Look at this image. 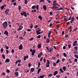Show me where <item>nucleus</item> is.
Masks as SVG:
<instances>
[{
  "label": "nucleus",
  "mask_w": 78,
  "mask_h": 78,
  "mask_svg": "<svg viewBox=\"0 0 78 78\" xmlns=\"http://www.w3.org/2000/svg\"><path fill=\"white\" fill-rule=\"evenodd\" d=\"M22 62V61H21V60H18L16 62V63L17 64L18 63V62H19L20 63V62Z\"/></svg>",
  "instance_id": "nucleus-8"
},
{
  "label": "nucleus",
  "mask_w": 78,
  "mask_h": 78,
  "mask_svg": "<svg viewBox=\"0 0 78 78\" xmlns=\"http://www.w3.org/2000/svg\"><path fill=\"white\" fill-rule=\"evenodd\" d=\"M56 77L58 78H59V77H60V75H58L56 76Z\"/></svg>",
  "instance_id": "nucleus-59"
},
{
  "label": "nucleus",
  "mask_w": 78,
  "mask_h": 78,
  "mask_svg": "<svg viewBox=\"0 0 78 78\" xmlns=\"http://www.w3.org/2000/svg\"><path fill=\"white\" fill-rule=\"evenodd\" d=\"M37 35H39V34H41V32H37Z\"/></svg>",
  "instance_id": "nucleus-35"
},
{
  "label": "nucleus",
  "mask_w": 78,
  "mask_h": 78,
  "mask_svg": "<svg viewBox=\"0 0 78 78\" xmlns=\"http://www.w3.org/2000/svg\"><path fill=\"white\" fill-rule=\"evenodd\" d=\"M6 72H7V73H9L10 72V71H9V69H6Z\"/></svg>",
  "instance_id": "nucleus-38"
},
{
  "label": "nucleus",
  "mask_w": 78,
  "mask_h": 78,
  "mask_svg": "<svg viewBox=\"0 0 78 78\" xmlns=\"http://www.w3.org/2000/svg\"><path fill=\"white\" fill-rule=\"evenodd\" d=\"M63 9V8H60L58 9V10H62Z\"/></svg>",
  "instance_id": "nucleus-58"
},
{
  "label": "nucleus",
  "mask_w": 78,
  "mask_h": 78,
  "mask_svg": "<svg viewBox=\"0 0 78 78\" xmlns=\"http://www.w3.org/2000/svg\"><path fill=\"white\" fill-rule=\"evenodd\" d=\"M24 4H25V5H27V3H28V0H24Z\"/></svg>",
  "instance_id": "nucleus-24"
},
{
  "label": "nucleus",
  "mask_w": 78,
  "mask_h": 78,
  "mask_svg": "<svg viewBox=\"0 0 78 78\" xmlns=\"http://www.w3.org/2000/svg\"><path fill=\"white\" fill-rule=\"evenodd\" d=\"M41 69H40L38 70L37 72V74H39V73L41 71Z\"/></svg>",
  "instance_id": "nucleus-22"
},
{
  "label": "nucleus",
  "mask_w": 78,
  "mask_h": 78,
  "mask_svg": "<svg viewBox=\"0 0 78 78\" xmlns=\"http://www.w3.org/2000/svg\"><path fill=\"white\" fill-rule=\"evenodd\" d=\"M58 73V71H56L54 72V73L53 74L54 76L56 75V74Z\"/></svg>",
  "instance_id": "nucleus-13"
},
{
  "label": "nucleus",
  "mask_w": 78,
  "mask_h": 78,
  "mask_svg": "<svg viewBox=\"0 0 78 78\" xmlns=\"http://www.w3.org/2000/svg\"><path fill=\"white\" fill-rule=\"evenodd\" d=\"M75 45H76V44H75V43H73V46H75Z\"/></svg>",
  "instance_id": "nucleus-63"
},
{
  "label": "nucleus",
  "mask_w": 78,
  "mask_h": 78,
  "mask_svg": "<svg viewBox=\"0 0 78 78\" xmlns=\"http://www.w3.org/2000/svg\"><path fill=\"white\" fill-rule=\"evenodd\" d=\"M37 47L38 48H41V44H38L37 45Z\"/></svg>",
  "instance_id": "nucleus-14"
},
{
  "label": "nucleus",
  "mask_w": 78,
  "mask_h": 78,
  "mask_svg": "<svg viewBox=\"0 0 78 78\" xmlns=\"http://www.w3.org/2000/svg\"><path fill=\"white\" fill-rule=\"evenodd\" d=\"M46 42L47 43H49L50 42V40H49L48 38H47L46 39Z\"/></svg>",
  "instance_id": "nucleus-25"
},
{
  "label": "nucleus",
  "mask_w": 78,
  "mask_h": 78,
  "mask_svg": "<svg viewBox=\"0 0 78 78\" xmlns=\"http://www.w3.org/2000/svg\"><path fill=\"white\" fill-rule=\"evenodd\" d=\"M36 8L37 9V10H38V9L39 8V5H37Z\"/></svg>",
  "instance_id": "nucleus-40"
},
{
  "label": "nucleus",
  "mask_w": 78,
  "mask_h": 78,
  "mask_svg": "<svg viewBox=\"0 0 78 78\" xmlns=\"http://www.w3.org/2000/svg\"><path fill=\"white\" fill-rule=\"evenodd\" d=\"M40 78H44V76H40Z\"/></svg>",
  "instance_id": "nucleus-52"
},
{
  "label": "nucleus",
  "mask_w": 78,
  "mask_h": 78,
  "mask_svg": "<svg viewBox=\"0 0 78 78\" xmlns=\"http://www.w3.org/2000/svg\"><path fill=\"white\" fill-rule=\"evenodd\" d=\"M9 11V9H7L6 10H5V14H8V12Z\"/></svg>",
  "instance_id": "nucleus-6"
},
{
  "label": "nucleus",
  "mask_w": 78,
  "mask_h": 78,
  "mask_svg": "<svg viewBox=\"0 0 78 78\" xmlns=\"http://www.w3.org/2000/svg\"><path fill=\"white\" fill-rule=\"evenodd\" d=\"M6 75V74L5 73V72H3L2 73L1 75L3 76L4 75V76H5Z\"/></svg>",
  "instance_id": "nucleus-30"
},
{
  "label": "nucleus",
  "mask_w": 78,
  "mask_h": 78,
  "mask_svg": "<svg viewBox=\"0 0 78 78\" xmlns=\"http://www.w3.org/2000/svg\"><path fill=\"white\" fill-rule=\"evenodd\" d=\"M39 55H40L41 56H42V55H43V53H42V52H40L39 53Z\"/></svg>",
  "instance_id": "nucleus-60"
},
{
  "label": "nucleus",
  "mask_w": 78,
  "mask_h": 78,
  "mask_svg": "<svg viewBox=\"0 0 78 78\" xmlns=\"http://www.w3.org/2000/svg\"><path fill=\"white\" fill-rule=\"evenodd\" d=\"M75 50L76 51L78 50V47L76 46L74 47Z\"/></svg>",
  "instance_id": "nucleus-19"
},
{
  "label": "nucleus",
  "mask_w": 78,
  "mask_h": 78,
  "mask_svg": "<svg viewBox=\"0 0 78 78\" xmlns=\"http://www.w3.org/2000/svg\"><path fill=\"white\" fill-rule=\"evenodd\" d=\"M46 67H50V65L49 64H47V65L46 66Z\"/></svg>",
  "instance_id": "nucleus-48"
},
{
  "label": "nucleus",
  "mask_w": 78,
  "mask_h": 78,
  "mask_svg": "<svg viewBox=\"0 0 78 78\" xmlns=\"http://www.w3.org/2000/svg\"><path fill=\"white\" fill-rule=\"evenodd\" d=\"M21 16H24V17H27V12L24 11H23L20 13Z\"/></svg>",
  "instance_id": "nucleus-1"
},
{
  "label": "nucleus",
  "mask_w": 78,
  "mask_h": 78,
  "mask_svg": "<svg viewBox=\"0 0 78 78\" xmlns=\"http://www.w3.org/2000/svg\"><path fill=\"white\" fill-rule=\"evenodd\" d=\"M63 56L64 57H67V54H66L65 53H63Z\"/></svg>",
  "instance_id": "nucleus-33"
},
{
  "label": "nucleus",
  "mask_w": 78,
  "mask_h": 78,
  "mask_svg": "<svg viewBox=\"0 0 78 78\" xmlns=\"http://www.w3.org/2000/svg\"><path fill=\"white\" fill-rule=\"evenodd\" d=\"M11 52L12 53H14V49H12V50Z\"/></svg>",
  "instance_id": "nucleus-61"
},
{
  "label": "nucleus",
  "mask_w": 78,
  "mask_h": 78,
  "mask_svg": "<svg viewBox=\"0 0 78 78\" xmlns=\"http://www.w3.org/2000/svg\"><path fill=\"white\" fill-rule=\"evenodd\" d=\"M34 71V68H33L31 69V72H33Z\"/></svg>",
  "instance_id": "nucleus-20"
},
{
  "label": "nucleus",
  "mask_w": 78,
  "mask_h": 78,
  "mask_svg": "<svg viewBox=\"0 0 78 78\" xmlns=\"http://www.w3.org/2000/svg\"><path fill=\"white\" fill-rule=\"evenodd\" d=\"M52 75H53V74L52 73H51L49 74L48 75V76H49V77H51V76H52Z\"/></svg>",
  "instance_id": "nucleus-34"
},
{
  "label": "nucleus",
  "mask_w": 78,
  "mask_h": 78,
  "mask_svg": "<svg viewBox=\"0 0 78 78\" xmlns=\"http://www.w3.org/2000/svg\"><path fill=\"white\" fill-rule=\"evenodd\" d=\"M4 34H6V35H8V31L7 30H5V31L4 32Z\"/></svg>",
  "instance_id": "nucleus-12"
},
{
  "label": "nucleus",
  "mask_w": 78,
  "mask_h": 78,
  "mask_svg": "<svg viewBox=\"0 0 78 78\" xmlns=\"http://www.w3.org/2000/svg\"><path fill=\"white\" fill-rule=\"evenodd\" d=\"M36 8V5H33L31 7L32 9H35Z\"/></svg>",
  "instance_id": "nucleus-21"
},
{
  "label": "nucleus",
  "mask_w": 78,
  "mask_h": 78,
  "mask_svg": "<svg viewBox=\"0 0 78 78\" xmlns=\"http://www.w3.org/2000/svg\"><path fill=\"white\" fill-rule=\"evenodd\" d=\"M38 19H40V20H41L42 19V17L41 16H38Z\"/></svg>",
  "instance_id": "nucleus-16"
},
{
  "label": "nucleus",
  "mask_w": 78,
  "mask_h": 78,
  "mask_svg": "<svg viewBox=\"0 0 78 78\" xmlns=\"http://www.w3.org/2000/svg\"><path fill=\"white\" fill-rule=\"evenodd\" d=\"M18 9H19V11H20L21 9V6H18Z\"/></svg>",
  "instance_id": "nucleus-37"
},
{
  "label": "nucleus",
  "mask_w": 78,
  "mask_h": 78,
  "mask_svg": "<svg viewBox=\"0 0 78 78\" xmlns=\"http://www.w3.org/2000/svg\"><path fill=\"white\" fill-rule=\"evenodd\" d=\"M15 74L16 75V76H18V75H19V72H16V73L15 72Z\"/></svg>",
  "instance_id": "nucleus-15"
},
{
  "label": "nucleus",
  "mask_w": 78,
  "mask_h": 78,
  "mask_svg": "<svg viewBox=\"0 0 78 78\" xmlns=\"http://www.w3.org/2000/svg\"><path fill=\"white\" fill-rule=\"evenodd\" d=\"M4 7H5V6L4 5H2V6H1L0 8L1 9H2V10H3V8H4Z\"/></svg>",
  "instance_id": "nucleus-27"
},
{
  "label": "nucleus",
  "mask_w": 78,
  "mask_h": 78,
  "mask_svg": "<svg viewBox=\"0 0 78 78\" xmlns=\"http://www.w3.org/2000/svg\"><path fill=\"white\" fill-rule=\"evenodd\" d=\"M59 71L61 72V73H64V71H63L62 68H60V69H59Z\"/></svg>",
  "instance_id": "nucleus-18"
},
{
  "label": "nucleus",
  "mask_w": 78,
  "mask_h": 78,
  "mask_svg": "<svg viewBox=\"0 0 78 78\" xmlns=\"http://www.w3.org/2000/svg\"><path fill=\"white\" fill-rule=\"evenodd\" d=\"M23 49V46L22 44H21L19 46V50H22Z\"/></svg>",
  "instance_id": "nucleus-4"
},
{
  "label": "nucleus",
  "mask_w": 78,
  "mask_h": 78,
  "mask_svg": "<svg viewBox=\"0 0 78 78\" xmlns=\"http://www.w3.org/2000/svg\"><path fill=\"white\" fill-rule=\"evenodd\" d=\"M69 37V35H68V34H67L66 35H65V38H67V37Z\"/></svg>",
  "instance_id": "nucleus-53"
},
{
  "label": "nucleus",
  "mask_w": 78,
  "mask_h": 78,
  "mask_svg": "<svg viewBox=\"0 0 78 78\" xmlns=\"http://www.w3.org/2000/svg\"><path fill=\"white\" fill-rule=\"evenodd\" d=\"M0 51H1V53H3V48H1Z\"/></svg>",
  "instance_id": "nucleus-39"
},
{
  "label": "nucleus",
  "mask_w": 78,
  "mask_h": 78,
  "mask_svg": "<svg viewBox=\"0 0 78 78\" xmlns=\"http://www.w3.org/2000/svg\"><path fill=\"white\" fill-rule=\"evenodd\" d=\"M53 6H56V5H58V4L57 3H54L52 4Z\"/></svg>",
  "instance_id": "nucleus-26"
},
{
  "label": "nucleus",
  "mask_w": 78,
  "mask_h": 78,
  "mask_svg": "<svg viewBox=\"0 0 78 78\" xmlns=\"http://www.w3.org/2000/svg\"><path fill=\"white\" fill-rule=\"evenodd\" d=\"M23 28V26L22 25H20L19 28L20 30H22Z\"/></svg>",
  "instance_id": "nucleus-7"
},
{
  "label": "nucleus",
  "mask_w": 78,
  "mask_h": 78,
  "mask_svg": "<svg viewBox=\"0 0 78 78\" xmlns=\"http://www.w3.org/2000/svg\"><path fill=\"white\" fill-rule=\"evenodd\" d=\"M8 23L6 21H5L4 23H2V25H3V28L5 29V28H6L7 27H6V25Z\"/></svg>",
  "instance_id": "nucleus-3"
},
{
  "label": "nucleus",
  "mask_w": 78,
  "mask_h": 78,
  "mask_svg": "<svg viewBox=\"0 0 78 78\" xmlns=\"http://www.w3.org/2000/svg\"><path fill=\"white\" fill-rule=\"evenodd\" d=\"M66 48V46H64L63 47V50H65Z\"/></svg>",
  "instance_id": "nucleus-56"
},
{
  "label": "nucleus",
  "mask_w": 78,
  "mask_h": 78,
  "mask_svg": "<svg viewBox=\"0 0 78 78\" xmlns=\"http://www.w3.org/2000/svg\"><path fill=\"white\" fill-rule=\"evenodd\" d=\"M68 60L69 61V63H70V64H72V60L71 59H70L69 58Z\"/></svg>",
  "instance_id": "nucleus-28"
},
{
  "label": "nucleus",
  "mask_w": 78,
  "mask_h": 78,
  "mask_svg": "<svg viewBox=\"0 0 78 78\" xmlns=\"http://www.w3.org/2000/svg\"><path fill=\"white\" fill-rule=\"evenodd\" d=\"M75 19V17L74 16H73L72 19H71V20L72 21H73L74 20V19Z\"/></svg>",
  "instance_id": "nucleus-42"
},
{
  "label": "nucleus",
  "mask_w": 78,
  "mask_h": 78,
  "mask_svg": "<svg viewBox=\"0 0 78 78\" xmlns=\"http://www.w3.org/2000/svg\"><path fill=\"white\" fill-rule=\"evenodd\" d=\"M21 65V64L20 63H18V67H20V66Z\"/></svg>",
  "instance_id": "nucleus-57"
},
{
  "label": "nucleus",
  "mask_w": 78,
  "mask_h": 78,
  "mask_svg": "<svg viewBox=\"0 0 78 78\" xmlns=\"http://www.w3.org/2000/svg\"><path fill=\"white\" fill-rule=\"evenodd\" d=\"M24 58L23 60L24 61H26V59L27 58V59H28L29 57L27 55V56H25L23 57Z\"/></svg>",
  "instance_id": "nucleus-5"
},
{
  "label": "nucleus",
  "mask_w": 78,
  "mask_h": 78,
  "mask_svg": "<svg viewBox=\"0 0 78 78\" xmlns=\"http://www.w3.org/2000/svg\"><path fill=\"white\" fill-rule=\"evenodd\" d=\"M53 50L52 48H51L49 49V50L48 51V52H50V53H51V51Z\"/></svg>",
  "instance_id": "nucleus-10"
},
{
  "label": "nucleus",
  "mask_w": 78,
  "mask_h": 78,
  "mask_svg": "<svg viewBox=\"0 0 78 78\" xmlns=\"http://www.w3.org/2000/svg\"><path fill=\"white\" fill-rule=\"evenodd\" d=\"M28 67H31V63H29L28 64Z\"/></svg>",
  "instance_id": "nucleus-62"
},
{
  "label": "nucleus",
  "mask_w": 78,
  "mask_h": 78,
  "mask_svg": "<svg viewBox=\"0 0 78 78\" xmlns=\"http://www.w3.org/2000/svg\"><path fill=\"white\" fill-rule=\"evenodd\" d=\"M30 51L32 53L31 55L32 56H34V53H36V50L33 49H31L30 50Z\"/></svg>",
  "instance_id": "nucleus-2"
},
{
  "label": "nucleus",
  "mask_w": 78,
  "mask_h": 78,
  "mask_svg": "<svg viewBox=\"0 0 78 78\" xmlns=\"http://www.w3.org/2000/svg\"><path fill=\"white\" fill-rule=\"evenodd\" d=\"M31 26L30 27V28H33V24H31Z\"/></svg>",
  "instance_id": "nucleus-43"
},
{
  "label": "nucleus",
  "mask_w": 78,
  "mask_h": 78,
  "mask_svg": "<svg viewBox=\"0 0 78 78\" xmlns=\"http://www.w3.org/2000/svg\"><path fill=\"white\" fill-rule=\"evenodd\" d=\"M20 39H21V40H22L23 39V37H20Z\"/></svg>",
  "instance_id": "nucleus-51"
},
{
  "label": "nucleus",
  "mask_w": 78,
  "mask_h": 78,
  "mask_svg": "<svg viewBox=\"0 0 78 78\" xmlns=\"http://www.w3.org/2000/svg\"><path fill=\"white\" fill-rule=\"evenodd\" d=\"M70 46H71V44H69L68 45V48H70Z\"/></svg>",
  "instance_id": "nucleus-46"
},
{
  "label": "nucleus",
  "mask_w": 78,
  "mask_h": 78,
  "mask_svg": "<svg viewBox=\"0 0 78 78\" xmlns=\"http://www.w3.org/2000/svg\"><path fill=\"white\" fill-rule=\"evenodd\" d=\"M62 69L64 71H66V66L63 67Z\"/></svg>",
  "instance_id": "nucleus-17"
},
{
  "label": "nucleus",
  "mask_w": 78,
  "mask_h": 78,
  "mask_svg": "<svg viewBox=\"0 0 78 78\" xmlns=\"http://www.w3.org/2000/svg\"><path fill=\"white\" fill-rule=\"evenodd\" d=\"M43 61L44 62H46V59L45 58H44L43 59Z\"/></svg>",
  "instance_id": "nucleus-55"
},
{
  "label": "nucleus",
  "mask_w": 78,
  "mask_h": 78,
  "mask_svg": "<svg viewBox=\"0 0 78 78\" xmlns=\"http://www.w3.org/2000/svg\"><path fill=\"white\" fill-rule=\"evenodd\" d=\"M37 38H38V39H40V38H41V35H38V36L37 37Z\"/></svg>",
  "instance_id": "nucleus-47"
},
{
  "label": "nucleus",
  "mask_w": 78,
  "mask_h": 78,
  "mask_svg": "<svg viewBox=\"0 0 78 78\" xmlns=\"http://www.w3.org/2000/svg\"><path fill=\"white\" fill-rule=\"evenodd\" d=\"M2 57L3 59H5V55H2Z\"/></svg>",
  "instance_id": "nucleus-32"
},
{
  "label": "nucleus",
  "mask_w": 78,
  "mask_h": 78,
  "mask_svg": "<svg viewBox=\"0 0 78 78\" xmlns=\"http://www.w3.org/2000/svg\"><path fill=\"white\" fill-rule=\"evenodd\" d=\"M34 39H33V38L32 37V38H30L29 39V40L30 41H32V40H33Z\"/></svg>",
  "instance_id": "nucleus-64"
},
{
  "label": "nucleus",
  "mask_w": 78,
  "mask_h": 78,
  "mask_svg": "<svg viewBox=\"0 0 78 78\" xmlns=\"http://www.w3.org/2000/svg\"><path fill=\"white\" fill-rule=\"evenodd\" d=\"M50 16H53V13H52V12H50Z\"/></svg>",
  "instance_id": "nucleus-49"
},
{
  "label": "nucleus",
  "mask_w": 78,
  "mask_h": 78,
  "mask_svg": "<svg viewBox=\"0 0 78 78\" xmlns=\"http://www.w3.org/2000/svg\"><path fill=\"white\" fill-rule=\"evenodd\" d=\"M45 2L44 0H40L39 1V2Z\"/></svg>",
  "instance_id": "nucleus-44"
},
{
  "label": "nucleus",
  "mask_w": 78,
  "mask_h": 78,
  "mask_svg": "<svg viewBox=\"0 0 78 78\" xmlns=\"http://www.w3.org/2000/svg\"><path fill=\"white\" fill-rule=\"evenodd\" d=\"M59 62H60V60L59 59H58L57 60L56 64H58V63H59Z\"/></svg>",
  "instance_id": "nucleus-23"
},
{
  "label": "nucleus",
  "mask_w": 78,
  "mask_h": 78,
  "mask_svg": "<svg viewBox=\"0 0 78 78\" xmlns=\"http://www.w3.org/2000/svg\"><path fill=\"white\" fill-rule=\"evenodd\" d=\"M53 66H56V63H55V62H53Z\"/></svg>",
  "instance_id": "nucleus-54"
},
{
  "label": "nucleus",
  "mask_w": 78,
  "mask_h": 78,
  "mask_svg": "<svg viewBox=\"0 0 78 78\" xmlns=\"http://www.w3.org/2000/svg\"><path fill=\"white\" fill-rule=\"evenodd\" d=\"M41 30L40 29H39L38 30H37L36 31V33H37L38 32H40V31H41Z\"/></svg>",
  "instance_id": "nucleus-50"
},
{
  "label": "nucleus",
  "mask_w": 78,
  "mask_h": 78,
  "mask_svg": "<svg viewBox=\"0 0 78 78\" xmlns=\"http://www.w3.org/2000/svg\"><path fill=\"white\" fill-rule=\"evenodd\" d=\"M43 8L45 11H46V10L47 9V6H46L45 5H44L43 6Z\"/></svg>",
  "instance_id": "nucleus-11"
},
{
  "label": "nucleus",
  "mask_w": 78,
  "mask_h": 78,
  "mask_svg": "<svg viewBox=\"0 0 78 78\" xmlns=\"http://www.w3.org/2000/svg\"><path fill=\"white\" fill-rule=\"evenodd\" d=\"M47 63H46V65H47V64H50V61L48 60H47Z\"/></svg>",
  "instance_id": "nucleus-29"
},
{
  "label": "nucleus",
  "mask_w": 78,
  "mask_h": 78,
  "mask_svg": "<svg viewBox=\"0 0 78 78\" xmlns=\"http://www.w3.org/2000/svg\"><path fill=\"white\" fill-rule=\"evenodd\" d=\"M55 6L53 5V6L50 7V9H54V8H55Z\"/></svg>",
  "instance_id": "nucleus-41"
},
{
  "label": "nucleus",
  "mask_w": 78,
  "mask_h": 78,
  "mask_svg": "<svg viewBox=\"0 0 78 78\" xmlns=\"http://www.w3.org/2000/svg\"><path fill=\"white\" fill-rule=\"evenodd\" d=\"M58 7H55V10H58Z\"/></svg>",
  "instance_id": "nucleus-31"
},
{
  "label": "nucleus",
  "mask_w": 78,
  "mask_h": 78,
  "mask_svg": "<svg viewBox=\"0 0 78 78\" xmlns=\"http://www.w3.org/2000/svg\"><path fill=\"white\" fill-rule=\"evenodd\" d=\"M52 59L53 60H55V59H56V57H52Z\"/></svg>",
  "instance_id": "nucleus-45"
},
{
  "label": "nucleus",
  "mask_w": 78,
  "mask_h": 78,
  "mask_svg": "<svg viewBox=\"0 0 78 78\" xmlns=\"http://www.w3.org/2000/svg\"><path fill=\"white\" fill-rule=\"evenodd\" d=\"M75 57L77 58V59H78V55H74Z\"/></svg>",
  "instance_id": "nucleus-36"
},
{
  "label": "nucleus",
  "mask_w": 78,
  "mask_h": 78,
  "mask_svg": "<svg viewBox=\"0 0 78 78\" xmlns=\"http://www.w3.org/2000/svg\"><path fill=\"white\" fill-rule=\"evenodd\" d=\"M10 61V60L9 58H7L6 60L5 61V62L6 63V62H9Z\"/></svg>",
  "instance_id": "nucleus-9"
}]
</instances>
